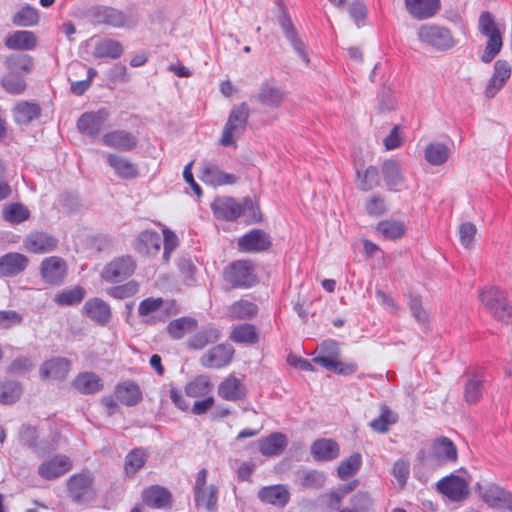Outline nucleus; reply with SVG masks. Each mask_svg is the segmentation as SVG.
Masks as SVG:
<instances>
[{
	"label": "nucleus",
	"mask_w": 512,
	"mask_h": 512,
	"mask_svg": "<svg viewBox=\"0 0 512 512\" xmlns=\"http://www.w3.org/2000/svg\"><path fill=\"white\" fill-rule=\"evenodd\" d=\"M143 501L153 508H164L170 504V493L159 486H152L143 493Z\"/></svg>",
	"instance_id": "obj_44"
},
{
	"label": "nucleus",
	"mask_w": 512,
	"mask_h": 512,
	"mask_svg": "<svg viewBox=\"0 0 512 512\" xmlns=\"http://www.w3.org/2000/svg\"><path fill=\"white\" fill-rule=\"evenodd\" d=\"M482 397V380L471 376L464 387V398L468 404L477 403Z\"/></svg>",
	"instance_id": "obj_56"
},
{
	"label": "nucleus",
	"mask_w": 512,
	"mask_h": 512,
	"mask_svg": "<svg viewBox=\"0 0 512 512\" xmlns=\"http://www.w3.org/2000/svg\"><path fill=\"white\" fill-rule=\"evenodd\" d=\"M248 207H253V202L250 199L239 203L231 197H218L211 204L214 216L226 221L236 220Z\"/></svg>",
	"instance_id": "obj_7"
},
{
	"label": "nucleus",
	"mask_w": 512,
	"mask_h": 512,
	"mask_svg": "<svg viewBox=\"0 0 512 512\" xmlns=\"http://www.w3.org/2000/svg\"><path fill=\"white\" fill-rule=\"evenodd\" d=\"M470 483V475L461 470L439 480L437 489L451 501L460 502L468 497Z\"/></svg>",
	"instance_id": "obj_5"
},
{
	"label": "nucleus",
	"mask_w": 512,
	"mask_h": 512,
	"mask_svg": "<svg viewBox=\"0 0 512 512\" xmlns=\"http://www.w3.org/2000/svg\"><path fill=\"white\" fill-rule=\"evenodd\" d=\"M82 311L85 316L101 325L106 324L111 317L110 307L98 298L88 300Z\"/></svg>",
	"instance_id": "obj_29"
},
{
	"label": "nucleus",
	"mask_w": 512,
	"mask_h": 512,
	"mask_svg": "<svg viewBox=\"0 0 512 512\" xmlns=\"http://www.w3.org/2000/svg\"><path fill=\"white\" fill-rule=\"evenodd\" d=\"M84 296V289L79 286H76L58 292L54 297V301L59 306H71L80 303L83 300Z\"/></svg>",
	"instance_id": "obj_51"
},
{
	"label": "nucleus",
	"mask_w": 512,
	"mask_h": 512,
	"mask_svg": "<svg viewBox=\"0 0 512 512\" xmlns=\"http://www.w3.org/2000/svg\"><path fill=\"white\" fill-rule=\"evenodd\" d=\"M39 21V15L35 8L24 6L13 16V23L18 26H33Z\"/></svg>",
	"instance_id": "obj_57"
},
{
	"label": "nucleus",
	"mask_w": 512,
	"mask_h": 512,
	"mask_svg": "<svg viewBox=\"0 0 512 512\" xmlns=\"http://www.w3.org/2000/svg\"><path fill=\"white\" fill-rule=\"evenodd\" d=\"M311 454L316 460H332L338 457L339 446L331 439H319L312 444Z\"/></svg>",
	"instance_id": "obj_39"
},
{
	"label": "nucleus",
	"mask_w": 512,
	"mask_h": 512,
	"mask_svg": "<svg viewBox=\"0 0 512 512\" xmlns=\"http://www.w3.org/2000/svg\"><path fill=\"white\" fill-rule=\"evenodd\" d=\"M408 231L406 222L402 219L388 218L380 221L376 226V232L386 240H399Z\"/></svg>",
	"instance_id": "obj_24"
},
{
	"label": "nucleus",
	"mask_w": 512,
	"mask_h": 512,
	"mask_svg": "<svg viewBox=\"0 0 512 512\" xmlns=\"http://www.w3.org/2000/svg\"><path fill=\"white\" fill-rule=\"evenodd\" d=\"M147 455L144 450L134 449L128 453L125 459V474L134 476L145 464Z\"/></svg>",
	"instance_id": "obj_53"
},
{
	"label": "nucleus",
	"mask_w": 512,
	"mask_h": 512,
	"mask_svg": "<svg viewBox=\"0 0 512 512\" xmlns=\"http://www.w3.org/2000/svg\"><path fill=\"white\" fill-rule=\"evenodd\" d=\"M71 468L72 463L69 457L56 455L43 461L38 468V473L42 478L52 480L66 474Z\"/></svg>",
	"instance_id": "obj_17"
},
{
	"label": "nucleus",
	"mask_w": 512,
	"mask_h": 512,
	"mask_svg": "<svg viewBox=\"0 0 512 512\" xmlns=\"http://www.w3.org/2000/svg\"><path fill=\"white\" fill-rule=\"evenodd\" d=\"M168 306L161 298H147L139 304L138 312L145 322L156 323L168 316Z\"/></svg>",
	"instance_id": "obj_16"
},
{
	"label": "nucleus",
	"mask_w": 512,
	"mask_h": 512,
	"mask_svg": "<svg viewBox=\"0 0 512 512\" xmlns=\"http://www.w3.org/2000/svg\"><path fill=\"white\" fill-rule=\"evenodd\" d=\"M103 144L119 149L122 151H130L136 146V138L126 131H113L102 137Z\"/></svg>",
	"instance_id": "obj_35"
},
{
	"label": "nucleus",
	"mask_w": 512,
	"mask_h": 512,
	"mask_svg": "<svg viewBox=\"0 0 512 512\" xmlns=\"http://www.w3.org/2000/svg\"><path fill=\"white\" fill-rule=\"evenodd\" d=\"M325 483V475L318 471H309L301 479V485L306 488H319Z\"/></svg>",
	"instance_id": "obj_63"
},
{
	"label": "nucleus",
	"mask_w": 512,
	"mask_h": 512,
	"mask_svg": "<svg viewBox=\"0 0 512 512\" xmlns=\"http://www.w3.org/2000/svg\"><path fill=\"white\" fill-rule=\"evenodd\" d=\"M30 213L22 204L12 203L4 207L3 218L12 223H20L28 219Z\"/></svg>",
	"instance_id": "obj_55"
},
{
	"label": "nucleus",
	"mask_w": 512,
	"mask_h": 512,
	"mask_svg": "<svg viewBox=\"0 0 512 512\" xmlns=\"http://www.w3.org/2000/svg\"><path fill=\"white\" fill-rule=\"evenodd\" d=\"M200 179L211 186H221L226 184H233L237 178L235 175L222 171L217 165L213 163H205L201 168Z\"/></svg>",
	"instance_id": "obj_21"
},
{
	"label": "nucleus",
	"mask_w": 512,
	"mask_h": 512,
	"mask_svg": "<svg viewBox=\"0 0 512 512\" xmlns=\"http://www.w3.org/2000/svg\"><path fill=\"white\" fill-rule=\"evenodd\" d=\"M24 247L31 253H48L57 247V240L49 234L33 232L25 238Z\"/></svg>",
	"instance_id": "obj_20"
},
{
	"label": "nucleus",
	"mask_w": 512,
	"mask_h": 512,
	"mask_svg": "<svg viewBox=\"0 0 512 512\" xmlns=\"http://www.w3.org/2000/svg\"><path fill=\"white\" fill-rule=\"evenodd\" d=\"M365 209L369 215L380 216L387 210L385 199L380 195H373L367 200Z\"/></svg>",
	"instance_id": "obj_62"
},
{
	"label": "nucleus",
	"mask_w": 512,
	"mask_h": 512,
	"mask_svg": "<svg viewBox=\"0 0 512 512\" xmlns=\"http://www.w3.org/2000/svg\"><path fill=\"white\" fill-rule=\"evenodd\" d=\"M397 420V415L386 406H383L380 416L374 419L370 425L374 431L386 433L389 430V426L395 424Z\"/></svg>",
	"instance_id": "obj_54"
},
{
	"label": "nucleus",
	"mask_w": 512,
	"mask_h": 512,
	"mask_svg": "<svg viewBox=\"0 0 512 512\" xmlns=\"http://www.w3.org/2000/svg\"><path fill=\"white\" fill-rule=\"evenodd\" d=\"M206 469L198 472L195 482V502L198 507H203L209 511H213L217 504L218 488L211 484L207 485Z\"/></svg>",
	"instance_id": "obj_9"
},
{
	"label": "nucleus",
	"mask_w": 512,
	"mask_h": 512,
	"mask_svg": "<svg viewBox=\"0 0 512 512\" xmlns=\"http://www.w3.org/2000/svg\"><path fill=\"white\" fill-rule=\"evenodd\" d=\"M5 45L13 50H32L37 45V37L31 31L20 30L10 34Z\"/></svg>",
	"instance_id": "obj_36"
},
{
	"label": "nucleus",
	"mask_w": 512,
	"mask_h": 512,
	"mask_svg": "<svg viewBox=\"0 0 512 512\" xmlns=\"http://www.w3.org/2000/svg\"><path fill=\"white\" fill-rule=\"evenodd\" d=\"M479 299L495 319L504 323L512 321V308L502 290L496 287L485 288L479 294Z\"/></svg>",
	"instance_id": "obj_3"
},
{
	"label": "nucleus",
	"mask_w": 512,
	"mask_h": 512,
	"mask_svg": "<svg viewBox=\"0 0 512 512\" xmlns=\"http://www.w3.org/2000/svg\"><path fill=\"white\" fill-rule=\"evenodd\" d=\"M92 17L96 23L121 27L125 24V15L110 7H97L92 10Z\"/></svg>",
	"instance_id": "obj_37"
},
{
	"label": "nucleus",
	"mask_w": 512,
	"mask_h": 512,
	"mask_svg": "<svg viewBox=\"0 0 512 512\" xmlns=\"http://www.w3.org/2000/svg\"><path fill=\"white\" fill-rule=\"evenodd\" d=\"M224 277L235 287H249L257 282L253 265L244 260L235 261L227 266Z\"/></svg>",
	"instance_id": "obj_8"
},
{
	"label": "nucleus",
	"mask_w": 512,
	"mask_h": 512,
	"mask_svg": "<svg viewBox=\"0 0 512 512\" xmlns=\"http://www.w3.org/2000/svg\"><path fill=\"white\" fill-rule=\"evenodd\" d=\"M381 171L383 180L389 190L399 191L403 188L405 178L397 161L392 159L384 161Z\"/></svg>",
	"instance_id": "obj_22"
},
{
	"label": "nucleus",
	"mask_w": 512,
	"mask_h": 512,
	"mask_svg": "<svg viewBox=\"0 0 512 512\" xmlns=\"http://www.w3.org/2000/svg\"><path fill=\"white\" fill-rule=\"evenodd\" d=\"M221 337V333L218 329L213 327L204 328L198 333L192 335L187 345L191 349L201 350L210 343L218 341Z\"/></svg>",
	"instance_id": "obj_43"
},
{
	"label": "nucleus",
	"mask_w": 512,
	"mask_h": 512,
	"mask_svg": "<svg viewBox=\"0 0 512 512\" xmlns=\"http://www.w3.org/2000/svg\"><path fill=\"white\" fill-rule=\"evenodd\" d=\"M21 75L9 74L2 79L4 89L11 94H20L26 88V83Z\"/></svg>",
	"instance_id": "obj_60"
},
{
	"label": "nucleus",
	"mask_w": 512,
	"mask_h": 512,
	"mask_svg": "<svg viewBox=\"0 0 512 512\" xmlns=\"http://www.w3.org/2000/svg\"><path fill=\"white\" fill-rule=\"evenodd\" d=\"M136 268L130 256H121L108 263L102 271V278L111 283H118L131 276Z\"/></svg>",
	"instance_id": "obj_11"
},
{
	"label": "nucleus",
	"mask_w": 512,
	"mask_h": 512,
	"mask_svg": "<svg viewBox=\"0 0 512 512\" xmlns=\"http://www.w3.org/2000/svg\"><path fill=\"white\" fill-rule=\"evenodd\" d=\"M116 398L126 406H134L142 399L139 386L133 382H123L116 388Z\"/></svg>",
	"instance_id": "obj_41"
},
{
	"label": "nucleus",
	"mask_w": 512,
	"mask_h": 512,
	"mask_svg": "<svg viewBox=\"0 0 512 512\" xmlns=\"http://www.w3.org/2000/svg\"><path fill=\"white\" fill-rule=\"evenodd\" d=\"M6 66L10 74H29L33 68V59L25 54L11 55L6 59Z\"/></svg>",
	"instance_id": "obj_46"
},
{
	"label": "nucleus",
	"mask_w": 512,
	"mask_h": 512,
	"mask_svg": "<svg viewBox=\"0 0 512 512\" xmlns=\"http://www.w3.org/2000/svg\"><path fill=\"white\" fill-rule=\"evenodd\" d=\"M479 31L487 37V43L481 60L484 63H490L501 51L503 47L502 31L496 24L491 13L484 11L479 17Z\"/></svg>",
	"instance_id": "obj_2"
},
{
	"label": "nucleus",
	"mask_w": 512,
	"mask_h": 512,
	"mask_svg": "<svg viewBox=\"0 0 512 512\" xmlns=\"http://www.w3.org/2000/svg\"><path fill=\"white\" fill-rule=\"evenodd\" d=\"M271 245L268 234L259 229H253L238 240V247L243 252H261Z\"/></svg>",
	"instance_id": "obj_19"
},
{
	"label": "nucleus",
	"mask_w": 512,
	"mask_h": 512,
	"mask_svg": "<svg viewBox=\"0 0 512 512\" xmlns=\"http://www.w3.org/2000/svg\"><path fill=\"white\" fill-rule=\"evenodd\" d=\"M408 12L417 19L432 17L440 8L439 0H405Z\"/></svg>",
	"instance_id": "obj_30"
},
{
	"label": "nucleus",
	"mask_w": 512,
	"mask_h": 512,
	"mask_svg": "<svg viewBox=\"0 0 512 512\" xmlns=\"http://www.w3.org/2000/svg\"><path fill=\"white\" fill-rule=\"evenodd\" d=\"M229 316L233 319L251 318L257 313V307L249 301H239L229 308Z\"/></svg>",
	"instance_id": "obj_58"
},
{
	"label": "nucleus",
	"mask_w": 512,
	"mask_h": 512,
	"mask_svg": "<svg viewBox=\"0 0 512 512\" xmlns=\"http://www.w3.org/2000/svg\"><path fill=\"white\" fill-rule=\"evenodd\" d=\"M123 54L120 42L114 39H100L96 42L93 56L95 58L117 59Z\"/></svg>",
	"instance_id": "obj_42"
},
{
	"label": "nucleus",
	"mask_w": 512,
	"mask_h": 512,
	"mask_svg": "<svg viewBox=\"0 0 512 512\" xmlns=\"http://www.w3.org/2000/svg\"><path fill=\"white\" fill-rule=\"evenodd\" d=\"M40 114V108L37 104L22 101L17 103L13 109L14 119L19 124H27Z\"/></svg>",
	"instance_id": "obj_45"
},
{
	"label": "nucleus",
	"mask_w": 512,
	"mask_h": 512,
	"mask_svg": "<svg viewBox=\"0 0 512 512\" xmlns=\"http://www.w3.org/2000/svg\"><path fill=\"white\" fill-rule=\"evenodd\" d=\"M73 387L83 394H94L102 390L101 378L93 372L78 374L72 381Z\"/></svg>",
	"instance_id": "obj_34"
},
{
	"label": "nucleus",
	"mask_w": 512,
	"mask_h": 512,
	"mask_svg": "<svg viewBox=\"0 0 512 512\" xmlns=\"http://www.w3.org/2000/svg\"><path fill=\"white\" fill-rule=\"evenodd\" d=\"M430 457L437 464L454 462L457 459V449L448 438H439L431 446Z\"/></svg>",
	"instance_id": "obj_23"
},
{
	"label": "nucleus",
	"mask_w": 512,
	"mask_h": 512,
	"mask_svg": "<svg viewBox=\"0 0 512 512\" xmlns=\"http://www.w3.org/2000/svg\"><path fill=\"white\" fill-rule=\"evenodd\" d=\"M258 498L264 502L278 507H284L290 500V492L284 485H271L261 488Z\"/></svg>",
	"instance_id": "obj_28"
},
{
	"label": "nucleus",
	"mask_w": 512,
	"mask_h": 512,
	"mask_svg": "<svg viewBox=\"0 0 512 512\" xmlns=\"http://www.w3.org/2000/svg\"><path fill=\"white\" fill-rule=\"evenodd\" d=\"M287 446V438L282 433H272L271 435L258 440V448L264 456L280 455Z\"/></svg>",
	"instance_id": "obj_32"
},
{
	"label": "nucleus",
	"mask_w": 512,
	"mask_h": 512,
	"mask_svg": "<svg viewBox=\"0 0 512 512\" xmlns=\"http://www.w3.org/2000/svg\"><path fill=\"white\" fill-rule=\"evenodd\" d=\"M477 234L476 226L471 222L462 223L459 226V238L462 246L471 248Z\"/></svg>",
	"instance_id": "obj_61"
},
{
	"label": "nucleus",
	"mask_w": 512,
	"mask_h": 512,
	"mask_svg": "<svg viewBox=\"0 0 512 512\" xmlns=\"http://www.w3.org/2000/svg\"><path fill=\"white\" fill-rule=\"evenodd\" d=\"M286 98V93L273 83H265L260 88L258 100L266 106L278 107Z\"/></svg>",
	"instance_id": "obj_38"
},
{
	"label": "nucleus",
	"mask_w": 512,
	"mask_h": 512,
	"mask_svg": "<svg viewBox=\"0 0 512 512\" xmlns=\"http://www.w3.org/2000/svg\"><path fill=\"white\" fill-rule=\"evenodd\" d=\"M234 352L230 344H218L203 354L200 362L206 368L219 369L231 362Z\"/></svg>",
	"instance_id": "obj_12"
},
{
	"label": "nucleus",
	"mask_w": 512,
	"mask_h": 512,
	"mask_svg": "<svg viewBox=\"0 0 512 512\" xmlns=\"http://www.w3.org/2000/svg\"><path fill=\"white\" fill-rule=\"evenodd\" d=\"M425 160L433 165H443L450 157V148L441 142H432L428 144L424 149Z\"/></svg>",
	"instance_id": "obj_40"
},
{
	"label": "nucleus",
	"mask_w": 512,
	"mask_h": 512,
	"mask_svg": "<svg viewBox=\"0 0 512 512\" xmlns=\"http://www.w3.org/2000/svg\"><path fill=\"white\" fill-rule=\"evenodd\" d=\"M481 499L490 507L512 512V494L498 485L486 483L478 486Z\"/></svg>",
	"instance_id": "obj_10"
},
{
	"label": "nucleus",
	"mask_w": 512,
	"mask_h": 512,
	"mask_svg": "<svg viewBox=\"0 0 512 512\" xmlns=\"http://www.w3.org/2000/svg\"><path fill=\"white\" fill-rule=\"evenodd\" d=\"M67 274V265L59 257L51 256L45 258L41 263V276L44 281L51 285H59Z\"/></svg>",
	"instance_id": "obj_15"
},
{
	"label": "nucleus",
	"mask_w": 512,
	"mask_h": 512,
	"mask_svg": "<svg viewBox=\"0 0 512 512\" xmlns=\"http://www.w3.org/2000/svg\"><path fill=\"white\" fill-rule=\"evenodd\" d=\"M356 186L362 191H370L379 185L378 170L374 166H369L364 170L356 171Z\"/></svg>",
	"instance_id": "obj_48"
},
{
	"label": "nucleus",
	"mask_w": 512,
	"mask_h": 512,
	"mask_svg": "<svg viewBox=\"0 0 512 512\" xmlns=\"http://www.w3.org/2000/svg\"><path fill=\"white\" fill-rule=\"evenodd\" d=\"M196 327V321L190 317H182L171 321L167 327L169 335L181 339Z\"/></svg>",
	"instance_id": "obj_50"
},
{
	"label": "nucleus",
	"mask_w": 512,
	"mask_h": 512,
	"mask_svg": "<svg viewBox=\"0 0 512 512\" xmlns=\"http://www.w3.org/2000/svg\"><path fill=\"white\" fill-rule=\"evenodd\" d=\"M162 244L160 235L153 231H143L135 241V250L143 256H154L159 253Z\"/></svg>",
	"instance_id": "obj_27"
},
{
	"label": "nucleus",
	"mask_w": 512,
	"mask_h": 512,
	"mask_svg": "<svg viewBox=\"0 0 512 512\" xmlns=\"http://www.w3.org/2000/svg\"><path fill=\"white\" fill-rule=\"evenodd\" d=\"M108 115L109 113L106 109L85 113L79 118L77 127L80 132L96 137L101 132Z\"/></svg>",
	"instance_id": "obj_18"
},
{
	"label": "nucleus",
	"mask_w": 512,
	"mask_h": 512,
	"mask_svg": "<svg viewBox=\"0 0 512 512\" xmlns=\"http://www.w3.org/2000/svg\"><path fill=\"white\" fill-rule=\"evenodd\" d=\"M28 265V258L20 253H8L0 258V276H13Z\"/></svg>",
	"instance_id": "obj_31"
},
{
	"label": "nucleus",
	"mask_w": 512,
	"mask_h": 512,
	"mask_svg": "<svg viewBox=\"0 0 512 512\" xmlns=\"http://www.w3.org/2000/svg\"><path fill=\"white\" fill-rule=\"evenodd\" d=\"M392 474L398 484L403 487L409 476V463L403 459L396 461L393 466Z\"/></svg>",
	"instance_id": "obj_64"
},
{
	"label": "nucleus",
	"mask_w": 512,
	"mask_h": 512,
	"mask_svg": "<svg viewBox=\"0 0 512 512\" xmlns=\"http://www.w3.org/2000/svg\"><path fill=\"white\" fill-rule=\"evenodd\" d=\"M320 355L316 356L313 361L322 365L327 370L341 375H350L356 372L357 366L351 362H343L338 359V344L333 341H325L320 346Z\"/></svg>",
	"instance_id": "obj_4"
},
{
	"label": "nucleus",
	"mask_w": 512,
	"mask_h": 512,
	"mask_svg": "<svg viewBox=\"0 0 512 512\" xmlns=\"http://www.w3.org/2000/svg\"><path fill=\"white\" fill-rule=\"evenodd\" d=\"M230 339L236 343L255 344L258 342V334L254 326L243 324L232 330Z\"/></svg>",
	"instance_id": "obj_52"
},
{
	"label": "nucleus",
	"mask_w": 512,
	"mask_h": 512,
	"mask_svg": "<svg viewBox=\"0 0 512 512\" xmlns=\"http://www.w3.org/2000/svg\"><path fill=\"white\" fill-rule=\"evenodd\" d=\"M23 389L16 381H6L0 384V403L11 405L17 402L22 396Z\"/></svg>",
	"instance_id": "obj_49"
},
{
	"label": "nucleus",
	"mask_w": 512,
	"mask_h": 512,
	"mask_svg": "<svg viewBox=\"0 0 512 512\" xmlns=\"http://www.w3.org/2000/svg\"><path fill=\"white\" fill-rule=\"evenodd\" d=\"M70 362L65 358L46 361L40 368V375L45 380H63L70 372Z\"/></svg>",
	"instance_id": "obj_25"
},
{
	"label": "nucleus",
	"mask_w": 512,
	"mask_h": 512,
	"mask_svg": "<svg viewBox=\"0 0 512 512\" xmlns=\"http://www.w3.org/2000/svg\"><path fill=\"white\" fill-rule=\"evenodd\" d=\"M218 395L227 401H238L245 398L246 388L240 379L230 375L219 384Z\"/></svg>",
	"instance_id": "obj_26"
},
{
	"label": "nucleus",
	"mask_w": 512,
	"mask_h": 512,
	"mask_svg": "<svg viewBox=\"0 0 512 512\" xmlns=\"http://www.w3.org/2000/svg\"><path fill=\"white\" fill-rule=\"evenodd\" d=\"M250 109L246 103L234 105L223 127L219 143L224 147H236L237 141L246 131Z\"/></svg>",
	"instance_id": "obj_1"
},
{
	"label": "nucleus",
	"mask_w": 512,
	"mask_h": 512,
	"mask_svg": "<svg viewBox=\"0 0 512 512\" xmlns=\"http://www.w3.org/2000/svg\"><path fill=\"white\" fill-rule=\"evenodd\" d=\"M107 162L122 179H133L138 176L137 165L128 158L111 153L107 156Z\"/></svg>",
	"instance_id": "obj_33"
},
{
	"label": "nucleus",
	"mask_w": 512,
	"mask_h": 512,
	"mask_svg": "<svg viewBox=\"0 0 512 512\" xmlns=\"http://www.w3.org/2000/svg\"><path fill=\"white\" fill-rule=\"evenodd\" d=\"M417 35L422 43L439 51L452 49L457 43L450 30L437 25H422Z\"/></svg>",
	"instance_id": "obj_6"
},
{
	"label": "nucleus",
	"mask_w": 512,
	"mask_h": 512,
	"mask_svg": "<svg viewBox=\"0 0 512 512\" xmlns=\"http://www.w3.org/2000/svg\"><path fill=\"white\" fill-rule=\"evenodd\" d=\"M213 388V384L207 375H199L189 381L185 386V393L192 398L207 395Z\"/></svg>",
	"instance_id": "obj_47"
},
{
	"label": "nucleus",
	"mask_w": 512,
	"mask_h": 512,
	"mask_svg": "<svg viewBox=\"0 0 512 512\" xmlns=\"http://www.w3.org/2000/svg\"><path fill=\"white\" fill-rule=\"evenodd\" d=\"M361 465V455L354 453L347 459L343 460L337 469L340 478L345 479L355 474Z\"/></svg>",
	"instance_id": "obj_59"
},
{
	"label": "nucleus",
	"mask_w": 512,
	"mask_h": 512,
	"mask_svg": "<svg viewBox=\"0 0 512 512\" xmlns=\"http://www.w3.org/2000/svg\"><path fill=\"white\" fill-rule=\"evenodd\" d=\"M512 74V67L507 60L499 59L494 63L493 73L485 88L484 94L493 98L507 83Z\"/></svg>",
	"instance_id": "obj_13"
},
{
	"label": "nucleus",
	"mask_w": 512,
	"mask_h": 512,
	"mask_svg": "<svg viewBox=\"0 0 512 512\" xmlns=\"http://www.w3.org/2000/svg\"><path fill=\"white\" fill-rule=\"evenodd\" d=\"M68 489L75 501H87L94 497L93 478L88 473L74 475L69 479Z\"/></svg>",
	"instance_id": "obj_14"
}]
</instances>
